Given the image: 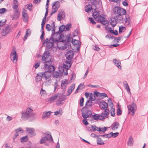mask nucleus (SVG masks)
Masks as SVG:
<instances>
[{"instance_id":"obj_1","label":"nucleus","mask_w":148,"mask_h":148,"mask_svg":"<svg viewBox=\"0 0 148 148\" xmlns=\"http://www.w3.org/2000/svg\"><path fill=\"white\" fill-rule=\"evenodd\" d=\"M52 56L50 55L49 51L45 50L43 53L42 57L41 60L43 63L44 62L45 69L47 70L42 73L43 76L46 80L49 78L51 73L54 71L56 68L52 64L53 62L52 60Z\"/></svg>"},{"instance_id":"obj_2","label":"nucleus","mask_w":148,"mask_h":148,"mask_svg":"<svg viewBox=\"0 0 148 148\" xmlns=\"http://www.w3.org/2000/svg\"><path fill=\"white\" fill-rule=\"evenodd\" d=\"M113 10L114 14L115 15H118L120 16V15H126L124 19L125 23H127V25L128 26L130 25V16H129V15L126 14V11L125 9L120 8L119 7L116 6L114 7Z\"/></svg>"},{"instance_id":"obj_3","label":"nucleus","mask_w":148,"mask_h":148,"mask_svg":"<svg viewBox=\"0 0 148 148\" xmlns=\"http://www.w3.org/2000/svg\"><path fill=\"white\" fill-rule=\"evenodd\" d=\"M98 13H99L98 12L96 13V14H94V13H93L92 14V16L96 21L97 22L100 23L104 25H105L108 23V21L105 19V18L103 16L104 15L103 14L99 15Z\"/></svg>"},{"instance_id":"obj_4","label":"nucleus","mask_w":148,"mask_h":148,"mask_svg":"<svg viewBox=\"0 0 148 148\" xmlns=\"http://www.w3.org/2000/svg\"><path fill=\"white\" fill-rule=\"evenodd\" d=\"M69 38H70L69 39V42H68V43L67 42V41H66V42H65V43L64 44V45L63 47V49L64 50H65L67 49V48H68L69 49V48H70L71 47V43L74 46L78 45H79V41H78L76 39H73V38L71 36Z\"/></svg>"},{"instance_id":"obj_5","label":"nucleus","mask_w":148,"mask_h":148,"mask_svg":"<svg viewBox=\"0 0 148 148\" xmlns=\"http://www.w3.org/2000/svg\"><path fill=\"white\" fill-rule=\"evenodd\" d=\"M32 111V110L29 108H27L26 111H22L21 113L22 119L24 121L28 120L31 116V113Z\"/></svg>"},{"instance_id":"obj_6","label":"nucleus","mask_w":148,"mask_h":148,"mask_svg":"<svg viewBox=\"0 0 148 148\" xmlns=\"http://www.w3.org/2000/svg\"><path fill=\"white\" fill-rule=\"evenodd\" d=\"M61 34H60L58 32H56L53 35H51V38H52V42L51 43H54V42L58 43L60 42V40L62 38L61 36Z\"/></svg>"},{"instance_id":"obj_7","label":"nucleus","mask_w":148,"mask_h":148,"mask_svg":"<svg viewBox=\"0 0 148 148\" xmlns=\"http://www.w3.org/2000/svg\"><path fill=\"white\" fill-rule=\"evenodd\" d=\"M81 112L82 116L84 115L86 116L88 115L89 117H90L92 114L91 111L90 110L88 107H86V106H84L83 107L81 110Z\"/></svg>"},{"instance_id":"obj_8","label":"nucleus","mask_w":148,"mask_h":148,"mask_svg":"<svg viewBox=\"0 0 148 148\" xmlns=\"http://www.w3.org/2000/svg\"><path fill=\"white\" fill-rule=\"evenodd\" d=\"M12 28L10 26L8 25H5L4 28H3L1 31V34L2 36H5L7 34H9L12 31Z\"/></svg>"},{"instance_id":"obj_9","label":"nucleus","mask_w":148,"mask_h":148,"mask_svg":"<svg viewBox=\"0 0 148 148\" xmlns=\"http://www.w3.org/2000/svg\"><path fill=\"white\" fill-rule=\"evenodd\" d=\"M60 7V3L59 1L54 2L52 5V8L53 10L50 14V16H51L53 14L57 12Z\"/></svg>"},{"instance_id":"obj_10","label":"nucleus","mask_w":148,"mask_h":148,"mask_svg":"<svg viewBox=\"0 0 148 148\" xmlns=\"http://www.w3.org/2000/svg\"><path fill=\"white\" fill-rule=\"evenodd\" d=\"M128 109L129 113L130 114V112H132L131 114L132 116L134 115L135 112L136 110V106L135 103L132 102V105H129L127 106Z\"/></svg>"},{"instance_id":"obj_11","label":"nucleus","mask_w":148,"mask_h":148,"mask_svg":"<svg viewBox=\"0 0 148 148\" xmlns=\"http://www.w3.org/2000/svg\"><path fill=\"white\" fill-rule=\"evenodd\" d=\"M10 58L13 63H16L17 62L18 57L15 49H13L10 55Z\"/></svg>"},{"instance_id":"obj_12","label":"nucleus","mask_w":148,"mask_h":148,"mask_svg":"<svg viewBox=\"0 0 148 148\" xmlns=\"http://www.w3.org/2000/svg\"><path fill=\"white\" fill-rule=\"evenodd\" d=\"M74 55V53L72 50H68L65 55L66 59L68 60H71L73 58Z\"/></svg>"},{"instance_id":"obj_13","label":"nucleus","mask_w":148,"mask_h":148,"mask_svg":"<svg viewBox=\"0 0 148 148\" xmlns=\"http://www.w3.org/2000/svg\"><path fill=\"white\" fill-rule=\"evenodd\" d=\"M65 16V13L63 9L60 10L58 12L57 16V20L59 21H61L63 18Z\"/></svg>"},{"instance_id":"obj_14","label":"nucleus","mask_w":148,"mask_h":148,"mask_svg":"<svg viewBox=\"0 0 148 148\" xmlns=\"http://www.w3.org/2000/svg\"><path fill=\"white\" fill-rule=\"evenodd\" d=\"M99 106L100 108L102 110L106 109V108H108V103L103 100L100 102Z\"/></svg>"},{"instance_id":"obj_15","label":"nucleus","mask_w":148,"mask_h":148,"mask_svg":"<svg viewBox=\"0 0 148 148\" xmlns=\"http://www.w3.org/2000/svg\"><path fill=\"white\" fill-rule=\"evenodd\" d=\"M20 15V12L19 11V9L16 10L14 11V14L12 17V20H17L19 18Z\"/></svg>"},{"instance_id":"obj_16","label":"nucleus","mask_w":148,"mask_h":148,"mask_svg":"<svg viewBox=\"0 0 148 148\" xmlns=\"http://www.w3.org/2000/svg\"><path fill=\"white\" fill-rule=\"evenodd\" d=\"M65 99L64 98L63 96L61 97L59 96V98L57 101L56 105L57 106H59L60 105H62L64 103Z\"/></svg>"},{"instance_id":"obj_17","label":"nucleus","mask_w":148,"mask_h":148,"mask_svg":"<svg viewBox=\"0 0 148 148\" xmlns=\"http://www.w3.org/2000/svg\"><path fill=\"white\" fill-rule=\"evenodd\" d=\"M104 111L101 114V117H102L103 119H104L106 118H108L109 117V113L107 112L106 109L104 110Z\"/></svg>"},{"instance_id":"obj_18","label":"nucleus","mask_w":148,"mask_h":148,"mask_svg":"<svg viewBox=\"0 0 148 148\" xmlns=\"http://www.w3.org/2000/svg\"><path fill=\"white\" fill-rule=\"evenodd\" d=\"M110 21V24L112 25L113 27H114L117 23V19L114 17L111 18Z\"/></svg>"},{"instance_id":"obj_19","label":"nucleus","mask_w":148,"mask_h":148,"mask_svg":"<svg viewBox=\"0 0 148 148\" xmlns=\"http://www.w3.org/2000/svg\"><path fill=\"white\" fill-rule=\"evenodd\" d=\"M43 75L42 73L39 72L37 74V76L36 77V81L38 82L41 80L42 78Z\"/></svg>"},{"instance_id":"obj_20","label":"nucleus","mask_w":148,"mask_h":148,"mask_svg":"<svg viewBox=\"0 0 148 148\" xmlns=\"http://www.w3.org/2000/svg\"><path fill=\"white\" fill-rule=\"evenodd\" d=\"M75 86V84L73 83L71 86L69 88L68 90H67V95H69L72 92L73 90L74 89Z\"/></svg>"},{"instance_id":"obj_21","label":"nucleus","mask_w":148,"mask_h":148,"mask_svg":"<svg viewBox=\"0 0 148 148\" xmlns=\"http://www.w3.org/2000/svg\"><path fill=\"white\" fill-rule=\"evenodd\" d=\"M113 62L114 63V64L117 67H118V68L120 69H121V66L120 65L121 64V63L120 62V61L119 60H117V59H114L113 60Z\"/></svg>"},{"instance_id":"obj_22","label":"nucleus","mask_w":148,"mask_h":148,"mask_svg":"<svg viewBox=\"0 0 148 148\" xmlns=\"http://www.w3.org/2000/svg\"><path fill=\"white\" fill-rule=\"evenodd\" d=\"M92 117L95 120H103L102 117H101V115L97 114H95L92 115Z\"/></svg>"},{"instance_id":"obj_23","label":"nucleus","mask_w":148,"mask_h":148,"mask_svg":"<svg viewBox=\"0 0 148 148\" xmlns=\"http://www.w3.org/2000/svg\"><path fill=\"white\" fill-rule=\"evenodd\" d=\"M52 38H51V36L48 39V38H47L45 40H43V42L42 44V45L43 46H44L45 44L47 43H50L52 45H53L54 43H51L52 42Z\"/></svg>"},{"instance_id":"obj_24","label":"nucleus","mask_w":148,"mask_h":148,"mask_svg":"<svg viewBox=\"0 0 148 148\" xmlns=\"http://www.w3.org/2000/svg\"><path fill=\"white\" fill-rule=\"evenodd\" d=\"M88 1H90L92 5L95 6L97 5H99L100 3L101 2V0H87Z\"/></svg>"},{"instance_id":"obj_25","label":"nucleus","mask_w":148,"mask_h":148,"mask_svg":"<svg viewBox=\"0 0 148 148\" xmlns=\"http://www.w3.org/2000/svg\"><path fill=\"white\" fill-rule=\"evenodd\" d=\"M61 36L62 38H61V40H60V42H62L64 43L66 42V40H67V37L66 35H64V34H61Z\"/></svg>"},{"instance_id":"obj_26","label":"nucleus","mask_w":148,"mask_h":148,"mask_svg":"<svg viewBox=\"0 0 148 148\" xmlns=\"http://www.w3.org/2000/svg\"><path fill=\"white\" fill-rule=\"evenodd\" d=\"M31 34V31H30L29 29H26L25 33V34L23 38L24 41H25L27 38V37L29 36Z\"/></svg>"},{"instance_id":"obj_27","label":"nucleus","mask_w":148,"mask_h":148,"mask_svg":"<svg viewBox=\"0 0 148 148\" xmlns=\"http://www.w3.org/2000/svg\"><path fill=\"white\" fill-rule=\"evenodd\" d=\"M123 15H120V16L118 15H116V18L117 19V21L118 20V22L119 23H123L124 22L123 18L122 16Z\"/></svg>"},{"instance_id":"obj_28","label":"nucleus","mask_w":148,"mask_h":148,"mask_svg":"<svg viewBox=\"0 0 148 148\" xmlns=\"http://www.w3.org/2000/svg\"><path fill=\"white\" fill-rule=\"evenodd\" d=\"M84 118L83 120V123L85 125H87L89 124L88 122L87 121V118L89 117L88 115L86 116V115H83V116H82Z\"/></svg>"},{"instance_id":"obj_29","label":"nucleus","mask_w":148,"mask_h":148,"mask_svg":"<svg viewBox=\"0 0 148 148\" xmlns=\"http://www.w3.org/2000/svg\"><path fill=\"white\" fill-rule=\"evenodd\" d=\"M58 96L57 95H52L48 100V101L50 103H52L54 101L55 99L58 98Z\"/></svg>"},{"instance_id":"obj_30","label":"nucleus","mask_w":148,"mask_h":148,"mask_svg":"<svg viewBox=\"0 0 148 148\" xmlns=\"http://www.w3.org/2000/svg\"><path fill=\"white\" fill-rule=\"evenodd\" d=\"M119 125V124L117 122H115L113 123L111 126V129L113 130H115L118 128V126Z\"/></svg>"},{"instance_id":"obj_31","label":"nucleus","mask_w":148,"mask_h":148,"mask_svg":"<svg viewBox=\"0 0 148 148\" xmlns=\"http://www.w3.org/2000/svg\"><path fill=\"white\" fill-rule=\"evenodd\" d=\"M133 139L132 136H130L129 138L128 141L127 142V145L129 146H132L133 145Z\"/></svg>"},{"instance_id":"obj_32","label":"nucleus","mask_w":148,"mask_h":148,"mask_svg":"<svg viewBox=\"0 0 148 148\" xmlns=\"http://www.w3.org/2000/svg\"><path fill=\"white\" fill-rule=\"evenodd\" d=\"M46 140L48 141L50 140V139L48 137L46 136L42 137L41 140H40V143L41 144H42L45 142Z\"/></svg>"},{"instance_id":"obj_33","label":"nucleus","mask_w":148,"mask_h":148,"mask_svg":"<svg viewBox=\"0 0 148 148\" xmlns=\"http://www.w3.org/2000/svg\"><path fill=\"white\" fill-rule=\"evenodd\" d=\"M65 26L64 24L61 25L59 28V30L58 32L60 33V34H62V32L65 31Z\"/></svg>"},{"instance_id":"obj_34","label":"nucleus","mask_w":148,"mask_h":148,"mask_svg":"<svg viewBox=\"0 0 148 148\" xmlns=\"http://www.w3.org/2000/svg\"><path fill=\"white\" fill-rule=\"evenodd\" d=\"M22 16L23 21L25 22H27L29 18L27 14H25V13L22 14Z\"/></svg>"},{"instance_id":"obj_35","label":"nucleus","mask_w":148,"mask_h":148,"mask_svg":"<svg viewBox=\"0 0 148 148\" xmlns=\"http://www.w3.org/2000/svg\"><path fill=\"white\" fill-rule=\"evenodd\" d=\"M86 9L85 11L87 12H89L92 9V6L89 4L87 5L86 6Z\"/></svg>"},{"instance_id":"obj_36","label":"nucleus","mask_w":148,"mask_h":148,"mask_svg":"<svg viewBox=\"0 0 148 148\" xmlns=\"http://www.w3.org/2000/svg\"><path fill=\"white\" fill-rule=\"evenodd\" d=\"M27 131L30 134L31 136H34V130L32 128H28L27 129Z\"/></svg>"},{"instance_id":"obj_37","label":"nucleus","mask_w":148,"mask_h":148,"mask_svg":"<svg viewBox=\"0 0 148 148\" xmlns=\"http://www.w3.org/2000/svg\"><path fill=\"white\" fill-rule=\"evenodd\" d=\"M84 87V84L81 83L80 85H79L77 88L76 90L75 91V93H77L78 92V90L80 89H82Z\"/></svg>"},{"instance_id":"obj_38","label":"nucleus","mask_w":148,"mask_h":148,"mask_svg":"<svg viewBox=\"0 0 148 148\" xmlns=\"http://www.w3.org/2000/svg\"><path fill=\"white\" fill-rule=\"evenodd\" d=\"M97 143L99 145H103L104 144L101 138L99 137L97 138Z\"/></svg>"},{"instance_id":"obj_39","label":"nucleus","mask_w":148,"mask_h":148,"mask_svg":"<svg viewBox=\"0 0 148 148\" xmlns=\"http://www.w3.org/2000/svg\"><path fill=\"white\" fill-rule=\"evenodd\" d=\"M52 73V76L54 78H57L59 75L60 73L58 71H54Z\"/></svg>"},{"instance_id":"obj_40","label":"nucleus","mask_w":148,"mask_h":148,"mask_svg":"<svg viewBox=\"0 0 148 148\" xmlns=\"http://www.w3.org/2000/svg\"><path fill=\"white\" fill-rule=\"evenodd\" d=\"M108 31L112 34L116 36L118 35V32L117 30H113L111 29H109Z\"/></svg>"},{"instance_id":"obj_41","label":"nucleus","mask_w":148,"mask_h":148,"mask_svg":"<svg viewBox=\"0 0 148 148\" xmlns=\"http://www.w3.org/2000/svg\"><path fill=\"white\" fill-rule=\"evenodd\" d=\"M28 140V138L27 136L23 137L21 138V142L22 143L27 142Z\"/></svg>"},{"instance_id":"obj_42","label":"nucleus","mask_w":148,"mask_h":148,"mask_svg":"<svg viewBox=\"0 0 148 148\" xmlns=\"http://www.w3.org/2000/svg\"><path fill=\"white\" fill-rule=\"evenodd\" d=\"M92 101H90V100H88L86 102L85 106H86V107H90L92 106Z\"/></svg>"},{"instance_id":"obj_43","label":"nucleus","mask_w":148,"mask_h":148,"mask_svg":"<svg viewBox=\"0 0 148 148\" xmlns=\"http://www.w3.org/2000/svg\"><path fill=\"white\" fill-rule=\"evenodd\" d=\"M76 77V74L75 73H73L71 74V78L69 80L70 83H71L73 81Z\"/></svg>"},{"instance_id":"obj_44","label":"nucleus","mask_w":148,"mask_h":148,"mask_svg":"<svg viewBox=\"0 0 148 148\" xmlns=\"http://www.w3.org/2000/svg\"><path fill=\"white\" fill-rule=\"evenodd\" d=\"M108 103L109 104V106L111 107V109L114 108L113 107L114 106V105L112 102V100L111 99V98H109V99L108 100Z\"/></svg>"},{"instance_id":"obj_45","label":"nucleus","mask_w":148,"mask_h":148,"mask_svg":"<svg viewBox=\"0 0 148 148\" xmlns=\"http://www.w3.org/2000/svg\"><path fill=\"white\" fill-rule=\"evenodd\" d=\"M91 132H95L96 131H97L98 127L96 126L95 125L94 126L91 125Z\"/></svg>"},{"instance_id":"obj_46","label":"nucleus","mask_w":148,"mask_h":148,"mask_svg":"<svg viewBox=\"0 0 148 148\" xmlns=\"http://www.w3.org/2000/svg\"><path fill=\"white\" fill-rule=\"evenodd\" d=\"M124 84L125 85V87L126 88V89H127V90L128 93L130 92V93H131L130 88L129 86V85L127 84V82L126 81H125V83H124Z\"/></svg>"},{"instance_id":"obj_47","label":"nucleus","mask_w":148,"mask_h":148,"mask_svg":"<svg viewBox=\"0 0 148 148\" xmlns=\"http://www.w3.org/2000/svg\"><path fill=\"white\" fill-rule=\"evenodd\" d=\"M51 112L50 111H48L45 113H43L44 116H42V118H45L46 117H47L49 116Z\"/></svg>"},{"instance_id":"obj_48","label":"nucleus","mask_w":148,"mask_h":148,"mask_svg":"<svg viewBox=\"0 0 148 148\" xmlns=\"http://www.w3.org/2000/svg\"><path fill=\"white\" fill-rule=\"evenodd\" d=\"M27 7L26 8L27 10H29L30 11H31L33 9L32 6L33 5L31 3H29L27 5Z\"/></svg>"},{"instance_id":"obj_49","label":"nucleus","mask_w":148,"mask_h":148,"mask_svg":"<svg viewBox=\"0 0 148 148\" xmlns=\"http://www.w3.org/2000/svg\"><path fill=\"white\" fill-rule=\"evenodd\" d=\"M84 99L83 97H82L80 98L79 100V105L81 107L83 106L84 105Z\"/></svg>"},{"instance_id":"obj_50","label":"nucleus","mask_w":148,"mask_h":148,"mask_svg":"<svg viewBox=\"0 0 148 148\" xmlns=\"http://www.w3.org/2000/svg\"><path fill=\"white\" fill-rule=\"evenodd\" d=\"M122 111L121 108L118 107L117 109L116 115L118 116L121 115L122 114Z\"/></svg>"},{"instance_id":"obj_51","label":"nucleus","mask_w":148,"mask_h":148,"mask_svg":"<svg viewBox=\"0 0 148 148\" xmlns=\"http://www.w3.org/2000/svg\"><path fill=\"white\" fill-rule=\"evenodd\" d=\"M37 62H36L34 66L35 68V69H37L40 66V64L41 62V61L40 60L37 61Z\"/></svg>"},{"instance_id":"obj_52","label":"nucleus","mask_w":148,"mask_h":148,"mask_svg":"<svg viewBox=\"0 0 148 148\" xmlns=\"http://www.w3.org/2000/svg\"><path fill=\"white\" fill-rule=\"evenodd\" d=\"M111 111L110 112L111 116L114 117L115 116V109L114 108H111Z\"/></svg>"},{"instance_id":"obj_53","label":"nucleus","mask_w":148,"mask_h":148,"mask_svg":"<svg viewBox=\"0 0 148 148\" xmlns=\"http://www.w3.org/2000/svg\"><path fill=\"white\" fill-rule=\"evenodd\" d=\"M71 23H69L66 25V26H65L66 30H65V31H68L69 30L70 28L71 27Z\"/></svg>"},{"instance_id":"obj_54","label":"nucleus","mask_w":148,"mask_h":148,"mask_svg":"<svg viewBox=\"0 0 148 148\" xmlns=\"http://www.w3.org/2000/svg\"><path fill=\"white\" fill-rule=\"evenodd\" d=\"M88 20L92 25H94L96 23V22L94 20L93 18H92L89 17Z\"/></svg>"},{"instance_id":"obj_55","label":"nucleus","mask_w":148,"mask_h":148,"mask_svg":"<svg viewBox=\"0 0 148 148\" xmlns=\"http://www.w3.org/2000/svg\"><path fill=\"white\" fill-rule=\"evenodd\" d=\"M124 29L125 30L126 29V28L123 27V26H121L119 27V34H121L122 32V31Z\"/></svg>"},{"instance_id":"obj_56","label":"nucleus","mask_w":148,"mask_h":148,"mask_svg":"<svg viewBox=\"0 0 148 148\" xmlns=\"http://www.w3.org/2000/svg\"><path fill=\"white\" fill-rule=\"evenodd\" d=\"M7 21V20L5 19L3 21V20H1L0 21V27H1L2 26L6 24V22Z\"/></svg>"},{"instance_id":"obj_57","label":"nucleus","mask_w":148,"mask_h":148,"mask_svg":"<svg viewBox=\"0 0 148 148\" xmlns=\"http://www.w3.org/2000/svg\"><path fill=\"white\" fill-rule=\"evenodd\" d=\"M78 35V31L77 29H75L73 33V37L77 36Z\"/></svg>"},{"instance_id":"obj_58","label":"nucleus","mask_w":148,"mask_h":148,"mask_svg":"<svg viewBox=\"0 0 148 148\" xmlns=\"http://www.w3.org/2000/svg\"><path fill=\"white\" fill-rule=\"evenodd\" d=\"M63 67L64 68V69H65L66 70H68L70 68L69 67V66L68 65L65 63L63 64Z\"/></svg>"},{"instance_id":"obj_59","label":"nucleus","mask_w":148,"mask_h":148,"mask_svg":"<svg viewBox=\"0 0 148 148\" xmlns=\"http://www.w3.org/2000/svg\"><path fill=\"white\" fill-rule=\"evenodd\" d=\"M45 35V34L44 31H42L41 35L40 36V39L41 40V41H42L43 40L44 38Z\"/></svg>"},{"instance_id":"obj_60","label":"nucleus","mask_w":148,"mask_h":148,"mask_svg":"<svg viewBox=\"0 0 148 148\" xmlns=\"http://www.w3.org/2000/svg\"><path fill=\"white\" fill-rule=\"evenodd\" d=\"M7 11L5 8H3L0 9V14H3L5 12Z\"/></svg>"},{"instance_id":"obj_61","label":"nucleus","mask_w":148,"mask_h":148,"mask_svg":"<svg viewBox=\"0 0 148 148\" xmlns=\"http://www.w3.org/2000/svg\"><path fill=\"white\" fill-rule=\"evenodd\" d=\"M94 50L96 51H99L100 50V49L99 47L97 45H95L93 48Z\"/></svg>"},{"instance_id":"obj_62","label":"nucleus","mask_w":148,"mask_h":148,"mask_svg":"<svg viewBox=\"0 0 148 148\" xmlns=\"http://www.w3.org/2000/svg\"><path fill=\"white\" fill-rule=\"evenodd\" d=\"M94 96H95V97H98L99 96H100L101 95V93L99 92H97L96 90L95 91H94Z\"/></svg>"},{"instance_id":"obj_63","label":"nucleus","mask_w":148,"mask_h":148,"mask_svg":"<svg viewBox=\"0 0 148 148\" xmlns=\"http://www.w3.org/2000/svg\"><path fill=\"white\" fill-rule=\"evenodd\" d=\"M119 134V133L118 132H116L114 133H112V135L111 136L113 138H115L117 137Z\"/></svg>"},{"instance_id":"obj_64","label":"nucleus","mask_w":148,"mask_h":148,"mask_svg":"<svg viewBox=\"0 0 148 148\" xmlns=\"http://www.w3.org/2000/svg\"><path fill=\"white\" fill-rule=\"evenodd\" d=\"M46 29H47L48 31H49L51 30V25L49 24H47L46 26Z\"/></svg>"}]
</instances>
